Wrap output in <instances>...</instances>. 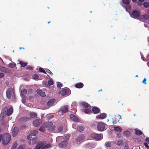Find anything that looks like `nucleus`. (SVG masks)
<instances>
[{
	"mask_svg": "<svg viewBox=\"0 0 149 149\" xmlns=\"http://www.w3.org/2000/svg\"><path fill=\"white\" fill-rule=\"evenodd\" d=\"M70 135V134H67L64 136H61V142L58 144V146L60 148H65L68 144L67 141L68 140Z\"/></svg>",
	"mask_w": 149,
	"mask_h": 149,
	"instance_id": "obj_1",
	"label": "nucleus"
},
{
	"mask_svg": "<svg viewBox=\"0 0 149 149\" xmlns=\"http://www.w3.org/2000/svg\"><path fill=\"white\" fill-rule=\"evenodd\" d=\"M11 139V136L9 133H5L3 136V138L2 140V142L4 145H6L9 142Z\"/></svg>",
	"mask_w": 149,
	"mask_h": 149,
	"instance_id": "obj_2",
	"label": "nucleus"
},
{
	"mask_svg": "<svg viewBox=\"0 0 149 149\" xmlns=\"http://www.w3.org/2000/svg\"><path fill=\"white\" fill-rule=\"evenodd\" d=\"M130 14L131 17L135 19H139L141 16L140 11L137 10H134L131 13H130Z\"/></svg>",
	"mask_w": 149,
	"mask_h": 149,
	"instance_id": "obj_3",
	"label": "nucleus"
},
{
	"mask_svg": "<svg viewBox=\"0 0 149 149\" xmlns=\"http://www.w3.org/2000/svg\"><path fill=\"white\" fill-rule=\"evenodd\" d=\"M44 125L46 127L48 128V130L49 132L53 131L56 128L55 125L53 126V124L51 122H45L44 123Z\"/></svg>",
	"mask_w": 149,
	"mask_h": 149,
	"instance_id": "obj_4",
	"label": "nucleus"
},
{
	"mask_svg": "<svg viewBox=\"0 0 149 149\" xmlns=\"http://www.w3.org/2000/svg\"><path fill=\"white\" fill-rule=\"evenodd\" d=\"M102 136L103 135L102 134ZM90 136L91 137L94 139H95L97 140H100L102 137L101 134H96L95 133H92L90 134Z\"/></svg>",
	"mask_w": 149,
	"mask_h": 149,
	"instance_id": "obj_5",
	"label": "nucleus"
},
{
	"mask_svg": "<svg viewBox=\"0 0 149 149\" xmlns=\"http://www.w3.org/2000/svg\"><path fill=\"white\" fill-rule=\"evenodd\" d=\"M97 129L100 132L104 131L105 127V124L102 123H99L97 124Z\"/></svg>",
	"mask_w": 149,
	"mask_h": 149,
	"instance_id": "obj_6",
	"label": "nucleus"
},
{
	"mask_svg": "<svg viewBox=\"0 0 149 149\" xmlns=\"http://www.w3.org/2000/svg\"><path fill=\"white\" fill-rule=\"evenodd\" d=\"M38 133V131L34 130L33 133L28 135L27 138L28 139H31L36 138V135Z\"/></svg>",
	"mask_w": 149,
	"mask_h": 149,
	"instance_id": "obj_7",
	"label": "nucleus"
},
{
	"mask_svg": "<svg viewBox=\"0 0 149 149\" xmlns=\"http://www.w3.org/2000/svg\"><path fill=\"white\" fill-rule=\"evenodd\" d=\"M70 90L68 89H63L61 90L59 92V94L62 95L64 96L69 95Z\"/></svg>",
	"mask_w": 149,
	"mask_h": 149,
	"instance_id": "obj_8",
	"label": "nucleus"
},
{
	"mask_svg": "<svg viewBox=\"0 0 149 149\" xmlns=\"http://www.w3.org/2000/svg\"><path fill=\"white\" fill-rule=\"evenodd\" d=\"M46 142L45 141H42L38 143L37 146L34 148V149H40L41 148L42 149L43 146L45 144Z\"/></svg>",
	"mask_w": 149,
	"mask_h": 149,
	"instance_id": "obj_9",
	"label": "nucleus"
},
{
	"mask_svg": "<svg viewBox=\"0 0 149 149\" xmlns=\"http://www.w3.org/2000/svg\"><path fill=\"white\" fill-rule=\"evenodd\" d=\"M0 70L5 73H10L11 72V70L10 69L7 68L1 65H0Z\"/></svg>",
	"mask_w": 149,
	"mask_h": 149,
	"instance_id": "obj_10",
	"label": "nucleus"
},
{
	"mask_svg": "<svg viewBox=\"0 0 149 149\" xmlns=\"http://www.w3.org/2000/svg\"><path fill=\"white\" fill-rule=\"evenodd\" d=\"M68 110V107L67 105H64L62 107L59 109V111L61 113H64L67 112Z\"/></svg>",
	"mask_w": 149,
	"mask_h": 149,
	"instance_id": "obj_11",
	"label": "nucleus"
},
{
	"mask_svg": "<svg viewBox=\"0 0 149 149\" xmlns=\"http://www.w3.org/2000/svg\"><path fill=\"white\" fill-rule=\"evenodd\" d=\"M41 120L40 119H36L33 120V123L35 127H38L42 123Z\"/></svg>",
	"mask_w": 149,
	"mask_h": 149,
	"instance_id": "obj_12",
	"label": "nucleus"
},
{
	"mask_svg": "<svg viewBox=\"0 0 149 149\" xmlns=\"http://www.w3.org/2000/svg\"><path fill=\"white\" fill-rule=\"evenodd\" d=\"M19 129L18 127H15L13 130L12 134L13 136H16L18 133Z\"/></svg>",
	"mask_w": 149,
	"mask_h": 149,
	"instance_id": "obj_13",
	"label": "nucleus"
},
{
	"mask_svg": "<svg viewBox=\"0 0 149 149\" xmlns=\"http://www.w3.org/2000/svg\"><path fill=\"white\" fill-rule=\"evenodd\" d=\"M70 118H71L73 121L76 122H79L80 121L79 120L77 117L75 116L73 114H71L70 116Z\"/></svg>",
	"mask_w": 149,
	"mask_h": 149,
	"instance_id": "obj_14",
	"label": "nucleus"
},
{
	"mask_svg": "<svg viewBox=\"0 0 149 149\" xmlns=\"http://www.w3.org/2000/svg\"><path fill=\"white\" fill-rule=\"evenodd\" d=\"M27 90L24 88L22 89L21 92V96L22 98L25 97L27 94Z\"/></svg>",
	"mask_w": 149,
	"mask_h": 149,
	"instance_id": "obj_15",
	"label": "nucleus"
},
{
	"mask_svg": "<svg viewBox=\"0 0 149 149\" xmlns=\"http://www.w3.org/2000/svg\"><path fill=\"white\" fill-rule=\"evenodd\" d=\"M11 89L9 88L6 91V96L8 99H10L11 98Z\"/></svg>",
	"mask_w": 149,
	"mask_h": 149,
	"instance_id": "obj_16",
	"label": "nucleus"
},
{
	"mask_svg": "<svg viewBox=\"0 0 149 149\" xmlns=\"http://www.w3.org/2000/svg\"><path fill=\"white\" fill-rule=\"evenodd\" d=\"M84 139V135H79L77 138L76 141L77 142H80Z\"/></svg>",
	"mask_w": 149,
	"mask_h": 149,
	"instance_id": "obj_17",
	"label": "nucleus"
},
{
	"mask_svg": "<svg viewBox=\"0 0 149 149\" xmlns=\"http://www.w3.org/2000/svg\"><path fill=\"white\" fill-rule=\"evenodd\" d=\"M107 117V114L104 113L101 114L96 116V118L99 119H103Z\"/></svg>",
	"mask_w": 149,
	"mask_h": 149,
	"instance_id": "obj_18",
	"label": "nucleus"
},
{
	"mask_svg": "<svg viewBox=\"0 0 149 149\" xmlns=\"http://www.w3.org/2000/svg\"><path fill=\"white\" fill-rule=\"evenodd\" d=\"M13 109L12 107H10L9 109H8L6 114L8 116H9L12 114L13 113Z\"/></svg>",
	"mask_w": 149,
	"mask_h": 149,
	"instance_id": "obj_19",
	"label": "nucleus"
},
{
	"mask_svg": "<svg viewBox=\"0 0 149 149\" xmlns=\"http://www.w3.org/2000/svg\"><path fill=\"white\" fill-rule=\"evenodd\" d=\"M92 110L95 114L98 113L100 111V109L97 107H93L92 108Z\"/></svg>",
	"mask_w": 149,
	"mask_h": 149,
	"instance_id": "obj_20",
	"label": "nucleus"
},
{
	"mask_svg": "<svg viewBox=\"0 0 149 149\" xmlns=\"http://www.w3.org/2000/svg\"><path fill=\"white\" fill-rule=\"evenodd\" d=\"M30 119V118L29 117H24L20 118L19 120L22 123H24L28 121Z\"/></svg>",
	"mask_w": 149,
	"mask_h": 149,
	"instance_id": "obj_21",
	"label": "nucleus"
},
{
	"mask_svg": "<svg viewBox=\"0 0 149 149\" xmlns=\"http://www.w3.org/2000/svg\"><path fill=\"white\" fill-rule=\"evenodd\" d=\"M127 6H125L124 4H122V6L124 8H125V9H126V11L128 12V10H130L131 9V6L130 5L128 4H127Z\"/></svg>",
	"mask_w": 149,
	"mask_h": 149,
	"instance_id": "obj_22",
	"label": "nucleus"
},
{
	"mask_svg": "<svg viewBox=\"0 0 149 149\" xmlns=\"http://www.w3.org/2000/svg\"><path fill=\"white\" fill-rule=\"evenodd\" d=\"M36 91L37 93L40 95L42 97H44L45 96V93L42 92V91L38 89Z\"/></svg>",
	"mask_w": 149,
	"mask_h": 149,
	"instance_id": "obj_23",
	"label": "nucleus"
},
{
	"mask_svg": "<svg viewBox=\"0 0 149 149\" xmlns=\"http://www.w3.org/2000/svg\"><path fill=\"white\" fill-rule=\"evenodd\" d=\"M55 100L54 99H52L49 100L47 103V105L48 106H52L55 102Z\"/></svg>",
	"mask_w": 149,
	"mask_h": 149,
	"instance_id": "obj_24",
	"label": "nucleus"
},
{
	"mask_svg": "<svg viewBox=\"0 0 149 149\" xmlns=\"http://www.w3.org/2000/svg\"><path fill=\"white\" fill-rule=\"evenodd\" d=\"M75 86L77 88H81L83 87L84 84L82 83L79 82L76 84Z\"/></svg>",
	"mask_w": 149,
	"mask_h": 149,
	"instance_id": "obj_25",
	"label": "nucleus"
},
{
	"mask_svg": "<svg viewBox=\"0 0 149 149\" xmlns=\"http://www.w3.org/2000/svg\"><path fill=\"white\" fill-rule=\"evenodd\" d=\"M30 141H29V144H34L36 143V138L33 139H29Z\"/></svg>",
	"mask_w": 149,
	"mask_h": 149,
	"instance_id": "obj_26",
	"label": "nucleus"
},
{
	"mask_svg": "<svg viewBox=\"0 0 149 149\" xmlns=\"http://www.w3.org/2000/svg\"><path fill=\"white\" fill-rule=\"evenodd\" d=\"M114 130L116 132H121L122 129L120 127L117 126L116 127H115L114 128Z\"/></svg>",
	"mask_w": 149,
	"mask_h": 149,
	"instance_id": "obj_27",
	"label": "nucleus"
},
{
	"mask_svg": "<svg viewBox=\"0 0 149 149\" xmlns=\"http://www.w3.org/2000/svg\"><path fill=\"white\" fill-rule=\"evenodd\" d=\"M135 133L137 135H141L143 134V132L140 130L138 129H136L135 130Z\"/></svg>",
	"mask_w": 149,
	"mask_h": 149,
	"instance_id": "obj_28",
	"label": "nucleus"
},
{
	"mask_svg": "<svg viewBox=\"0 0 149 149\" xmlns=\"http://www.w3.org/2000/svg\"><path fill=\"white\" fill-rule=\"evenodd\" d=\"M30 117L32 118H35L37 117V114L34 112H32L30 113Z\"/></svg>",
	"mask_w": 149,
	"mask_h": 149,
	"instance_id": "obj_29",
	"label": "nucleus"
},
{
	"mask_svg": "<svg viewBox=\"0 0 149 149\" xmlns=\"http://www.w3.org/2000/svg\"><path fill=\"white\" fill-rule=\"evenodd\" d=\"M19 64H20L21 67H24L27 65V63H24L22 61H20L19 63L17 64V65H18Z\"/></svg>",
	"mask_w": 149,
	"mask_h": 149,
	"instance_id": "obj_30",
	"label": "nucleus"
},
{
	"mask_svg": "<svg viewBox=\"0 0 149 149\" xmlns=\"http://www.w3.org/2000/svg\"><path fill=\"white\" fill-rule=\"evenodd\" d=\"M81 104L82 107L85 108H87L89 106H90L88 103L84 102H82Z\"/></svg>",
	"mask_w": 149,
	"mask_h": 149,
	"instance_id": "obj_31",
	"label": "nucleus"
},
{
	"mask_svg": "<svg viewBox=\"0 0 149 149\" xmlns=\"http://www.w3.org/2000/svg\"><path fill=\"white\" fill-rule=\"evenodd\" d=\"M84 111L85 113L88 114H89L92 113L91 110L88 109H84Z\"/></svg>",
	"mask_w": 149,
	"mask_h": 149,
	"instance_id": "obj_32",
	"label": "nucleus"
},
{
	"mask_svg": "<svg viewBox=\"0 0 149 149\" xmlns=\"http://www.w3.org/2000/svg\"><path fill=\"white\" fill-rule=\"evenodd\" d=\"M124 143L123 141L122 140H120L118 141L116 144L118 146H120L122 145Z\"/></svg>",
	"mask_w": 149,
	"mask_h": 149,
	"instance_id": "obj_33",
	"label": "nucleus"
},
{
	"mask_svg": "<svg viewBox=\"0 0 149 149\" xmlns=\"http://www.w3.org/2000/svg\"><path fill=\"white\" fill-rule=\"evenodd\" d=\"M51 146L50 143H47L45 145H44L42 148V149H47L49 148Z\"/></svg>",
	"mask_w": 149,
	"mask_h": 149,
	"instance_id": "obj_34",
	"label": "nucleus"
},
{
	"mask_svg": "<svg viewBox=\"0 0 149 149\" xmlns=\"http://www.w3.org/2000/svg\"><path fill=\"white\" fill-rule=\"evenodd\" d=\"M123 134L126 136H129L130 134V132L129 131H125L123 132Z\"/></svg>",
	"mask_w": 149,
	"mask_h": 149,
	"instance_id": "obj_35",
	"label": "nucleus"
},
{
	"mask_svg": "<svg viewBox=\"0 0 149 149\" xmlns=\"http://www.w3.org/2000/svg\"><path fill=\"white\" fill-rule=\"evenodd\" d=\"M16 65V64L14 63H10L8 64V67L11 68H14L15 67Z\"/></svg>",
	"mask_w": 149,
	"mask_h": 149,
	"instance_id": "obj_36",
	"label": "nucleus"
},
{
	"mask_svg": "<svg viewBox=\"0 0 149 149\" xmlns=\"http://www.w3.org/2000/svg\"><path fill=\"white\" fill-rule=\"evenodd\" d=\"M105 146L107 147H110L111 146V143L109 142H107L105 143Z\"/></svg>",
	"mask_w": 149,
	"mask_h": 149,
	"instance_id": "obj_37",
	"label": "nucleus"
},
{
	"mask_svg": "<svg viewBox=\"0 0 149 149\" xmlns=\"http://www.w3.org/2000/svg\"><path fill=\"white\" fill-rule=\"evenodd\" d=\"M7 109L8 108L7 107H6L3 109L1 113V115H2V113H6V111H7Z\"/></svg>",
	"mask_w": 149,
	"mask_h": 149,
	"instance_id": "obj_38",
	"label": "nucleus"
},
{
	"mask_svg": "<svg viewBox=\"0 0 149 149\" xmlns=\"http://www.w3.org/2000/svg\"><path fill=\"white\" fill-rule=\"evenodd\" d=\"M141 17L143 19H147L149 18V15H142Z\"/></svg>",
	"mask_w": 149,
	"mask_h": 149,
	"instance_id": "obj_39",
	"label": "nucleus"
},
{
	"mask_svg": "<svg viewBox=\"0 0 149 149\" xmlns=\"http://www.w3.org/2000/svg\"><path fill=\"white\" fill-rule=\"evenodd\" d=\"M79 132H81L84 129V127L82 126H78L77 128Z\"/></svg>",
	"mask_w": 149,
	"mask_h": 149,
	"instance_id": "obj_40",
	"label": "nucleus"
},
{
	"mask_svg": "<svg viewBox=\"0 0 149 149\" xmlns=\"http://www.w3.org/2000/svg\"><path fill=\"white\" fill-rule=\"evenodd\" d=\"M39 130L41 132H44L45 130V128L44 127L42 126L40 127L39 129Z\"/></svg>",
	"mask_w": 149,
	"mask_h": 149,
	"instance_id": "obj_41",
	"label": "nucleus"
},
{
	"mask_svg": "<svg viewBox=\"0 0 149 149\" xmlns=\"http://www.w3.org/2000/svg\"><path fill=\"white\" fill-rule=\"evenodd\" d=\"M63 130V127L62 126H61L58 128V132H61Z\"/></svg>",
	"mask_w": 149,
	"mask_h": 149,
	"instance_id": "obj_42",
	"label": "nucleus"
},
{
	"mask_svg": "<svg viewBox=\"0 0 149 149\" xmlns=\"http://www.w3.org/2000/svg\"><path fill=\"white\" fill-rule=\"evenodd\" d=\"M17 146V142H15L11 147V149H16Z\"/></svg>",
	"mask_w": 149,
	"mask_h": 149,
	"instance_id": "obj_43",
	"label": "nucleus"
},
{
	"mask_svg": "<svg viewBox=\"0 0 149 149\" xmlns=\"http://www.w3.org/2000/svg\"><path fill=\"white\" fill-rule=\"evenodd\" d=\"M54 84L53 81L52 79H49L48 81V84L51 86L53 85Z\"/></svg>",
	"mask_w": 149,
	"mask_h": 149,
	"instance_id": "obj_44",
	"label": "nucleus"
},
{
	"mask_svg": "<svg viewBox=\"0 0 149 149\" xmlns=\"http://www.w3.org/2000/svg\"><path fill=\"white\" fill-rule=\"evenodd\" d=\"M143 5L145 8H147L149 7V3L147 2H145Z\"/></svg>",
	"mask_w": 149,
	"mask_h": 149,
	"instance_id": "obj_45",
	"label": "nucleus"
},
{
	"mask_svg": "<svg viewBox=\"0 0 149 149\" xmlns=\"http://www.w3.org/2000/svg\"><path fill=\"white\" fill-rule=\"evenodd\" d=\"M123 3L125 4H128L130 3L129 0H122Z\"/></svg>",
	"mask_w": 149,
	"mask_h": 149,
	"instance_id": "obj_46",
	"label": "nucleus"
},
{
	"mask_svg": "<svg viewBox=\"0 0 149 149\" xmlns=\"http://www.w3.org/2000/svg\"><path fill=\"white\" fill-rule=\"evenodd\" d=\"M39 70L41 72H42L44 74H46V72L42 68H39Z\"/></svg>",
	"mask_w": 149,
	"mask_h": 149,
	"instance_id": "obj_47",
	"label": "nucleus"
},
{
	"mask_svg": "<svg viewBox=\"0 0 149 149\" xmlns=\"http://www.w3.org/2000/svg\"><path fill=\"white\" fill-rule=\"evenodd\" d=\"M33 78V79H37L39 78V76L37 74H34L32 76Z\"/></svg>",
	"mask_w": 149,
	"mask_h": 149,
	"instance_id": "obj_48",
	"label": "nucleus"
},
{
	"mask_svg": "<svg viewBox=\"0 0 149 149\" xmlns=\"http://www.w3.org/2000/svg\"><path fill=\"white\" fill-rule=\"evenodd\" d=\"M27 127L24 125H22L20 126V128L22 129H26Z\"/></svg>",
	"mask_w": 149,
	"mask_h": 149,
	"instance_id": "obj_49",
	"label": "nucleus"
},
{
	"mask_svg": "<svg viewBox=\"0 0 149 149\" xmlns=\"http://www.w3.org/2000/svg\"><path fill=\"white\" fill-rule=\"evenodd\" d=\"M33 92V90L31 89H29L28 90V92L29 93H32Z\"/></svg>",
	"mask_w": 149,
	"mask_h": 149,
	"instance_id": "obj_50",
	"label": "nucleus"
},
{
	"mask_svg": "<svg viewBox=\"0 0 149 149\" xmlns=\"http://www.w3.org/2000/svg\"><path fill=\"white\" fill-rule=\"evenodd\" d=\"M26 101V99L25 97L23 98L22 100V102L23 103H24Z\"/></svg>",
	"mask_w": 149,
	"mask_h": 149,
	"instance_id": "obj_51",
	"label": "nucleus"
},
{
	"mask_svg": "<svg viewBox=\"0 0 149 149\" xmlns=\"http://www.w3.org/2000/svg\"><path fill=\"white\" fill-rule=\"evenodd\" d=\"M62 86V84L61 83H58L57 85V87L58 88H61Z\"/></svg>",
	"mask_w": 149,
	"mask_h": 149,
	"instance_id": "obj_52",
	"label": "nucleus"
},
{
	"mask_svg": "<svg viewBox=\"0 0 149 149\" xmlns=\"http://www.w3.org/2000/svg\"><path fill=\"white\" fill-rule=\"evenodd\" d=\"M26 68L27 69H29L31 70H33V68L31 66H27L26 67Z\"/></svg>",
	"mask_w": 149,
	"mask_h": 149,
	"instance_id": "obj_53",
	"label": "nucleus"
},
{
	"mask_svg": "<svg viewBox=\"0 0 149 149\" xmlns=\"http://www.w3.org/2000/svg\"><path fill=\"white\" fill-rule=\"evenodd\" d=\"M4 74L3 73L0 72V78L4 77Z\"/></svg>",
	"mask_w": 149,
	"mask_h": 149,
	"instance_id": "obj_54",
	"label": "nucleus"
},
{
	"mask_svg": "<svg viewBox=\"0 0 149 149\" xmlns=\"http://www.w3.org/2000/svg\"><path fill=\"white\" fill-rule=\"evenodd\" d=\"M46 72H47L49 74H51L52 73L51 71L48 69H47L46 70Z\"/></svg>",
	"mask_w": 149,
	"mask_h": 149,
	"instance_id": "obj_55",
	"label": "nucleus"
},
{
	"mask_svg": "<svg viewBox=\"0 0 149 149\" xmlns=\"http://www.w3.org/2000/svg\"><path fill=\"white\" fill-rule=\"evenodd\" d=\"M146 78H144L142 81V83L143 84H146Z\"/></svg>",
	"mask_w": 149,
	"mask_h": 149,
	"instance_id": "obj_56",
	"label": "nucleus"
},
{
	"mask_svg": "<svg viewBox=\"0 0 149 149\" xmlns=\"http://www.w3.org/2000/svg\"><path fill=\"white\" fill-rule=\"evenodd\" d=\"M24 146L21 145L19 147H18L17 149H24Z\"/></svg>",
	"mask_w": 149,
	"mask_h": 149,
	"instance_id": "obj_57",
	"label": "nucleus"
},
{
	"mask_svg": "<svg viewBox=\"0 0 149 149\" xmlns=\"http://www.w3.org/2000/svg\"><path fill=\"white\" fill-rule=\"evenodd\" d=\"M129 148V146L128 144H126L124 147V149H128Z\"/></svg>",
	"mask_w": 149,
	"mask_h": 149,
	"instance_id": "obj_58",
	"label": "nucleus"
},
{
	"mask_svg": "<svg viewBox=\"0 0 149 149\" xmlns=\"http://www.w3.org/2000/svg\"><path fill=\"white\" fill-rule=\"evenodd\" d=\"M144 145L147 148H149V146L148 144V143L146 142L144 143Z\"/></svg>",
	"mask_w": 149,
	"mask_h": 149,
	"instance_id": "obj_59",
	"label": "nucleus"
},
{
	"mask_svg": "<svg viewBox=\"0 0 149 149\" xmlns=\"http://www.w3.org/2000/svg\"><path fill=\"white\" fill-rule=\"evenodd\" d=\"M117 136L118 138H120L121 137V134L119 132L117 133Z\"/></svg>",
	"mask_w": 149,
	"mask_h": 149,
	"instance_id": "obj_60",
	"label": "nucleus"
},
{
	"mask_svg": "<svg viewBox=\"0 0 149 149\" xmlns=\"http://www.w3.org/2000/svg\"><path fill=\"white\" fill-rule=\"evenodd\" d=\"M54 117L52 115L49 116H48L47 118L48 119H50Z\"/></svg>",
	"mask_w": 149,
	"mask_h": 149,
	"instance_id": "obj_61",
	"label": "nucleus"
},
{
	"mask_svg": "<svg viewBox=\"0 0 149 149\" xmlns=\"http://www.w3.org/2000/svg\"><path fill=\"white\" fill-rule=\"evenodd\" d=\"M145 140L146 142L149 143V137H147L146 138Z\"/></svg>",
	"mask_w": 149,
	"mask_h": 149,
	"instance_id": "obj_62",
	"label": "nucleus"
},
{
	"mask_svg": "<svg viewBox=\"0 0 149 149\" xmlns=\"http://www.w3.org/2000/svg\"><path fill=\"white\" fill-rule=\"evenodd\" d=\"M2 137H3V135L2 134H0V142L1 141Z\"/></svg>",
	"mask_w": 149,
	"mask_h": 149,
	"instance_id": "obj_63",
	"label": "nucleus"
},
{
	"mask_svg": "<svg viewBox=\"0 0 149 149\" xmlns=\"http://www.w3.org/2000/svg\"><path fill=\"white\" fill-rule=\"evenodd\" d=\"M138 4H139L140 6H142L143 4L141 2H138Z\"/></svg>",
	"mask_w": 149,
	"mask_h": 149,
	"instance_id": "obj_64",
	"label": "nucleus"
}]
</instances>
